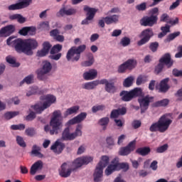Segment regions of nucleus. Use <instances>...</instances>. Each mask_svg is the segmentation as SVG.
<instances>
[{"mask_svg": "<svg viewBox=\"0 0 182 182\" xmlns=\"http://www.w3.org/2000/svg\"><path fill=\"white\" fill-rule=\"evenodd\" d=\"M13 36L9 37L6 40V44L9 46L14 45V49L17 53H24L28 56L33 55V50L38 46V41L35 39H25L17 38L14 41Z\"/></svg>", "mask_w": 182, "mask_h": 182, "instance_id": "f257e3e1", "label": "nucleus"}, {"mask_svg": "<svg viewBox=\"0 0 182 182\" xmlns=\"http://www.w3.org/2000/svg\"><path fill=\"white\" fill-rule=\"evenodd\" d=\"M93 161V157L92 156H84L82 158H77L73 163L64 162L58 169V174L63 178H68L70 177L72 173L82 167L83 164H89V163Z\"/></svg>", "mask_w": 182, "mask_h": 182, "instance_id": "f03ea898", "label": "nucleus"}, {"mask_svg": "<svg viewBox=\"0 0 182 182\" xmlns=\"http://www.w3.org/2000/svg\"><path fill=\"white\" fill-rule=\"evenodd\" d=\"M173 123V120L167 118V116L162 115L158 122L153 123L149 127L150 132H159V133H165L168 130L170 124Z\"/></svg>", "mask_w": 182, "mask_h": 182, "instance_id": "7ed1b4c3", "label": "nucleus"}, {"mask_svg": "<svg viewBox=\"0 0 182 182\" xmlns=\"http://www.w3.org/2000/svg\"><path fill=\"white\" fill-rule=\"evenodd\" d=\"M40 99L41 100H44L42 105L36 104L31 106V108L33 109L37 114H41L45 110H46V109L50 107V106L56 102V97L52 95L41 96Z\"/></svg>", "mask_w": 182, "mask_h": 182, "instance_id": "20e7f679", "label": "nucleus"}, {"mask_svg": "<svg viewBox=\"0 0 182 182\" xmlns=\"http://www.w3.org/2000/svg\"><path fill=\"white\" fill-rule=\"evenodd\" d=\"M60 117H62V112L60 110H56L53 112V117L50 122V126L51 127L50 130V134H58L60 129L63 127V121Z\"/></svg>", "mask_w": 182, "mask_h": 182, "instance_id": "39448f33", "label": "nucleus"}, {"mask_svg": "<svg viewBox=\"0 0 182 182\" xmlns=\"http://www.w3.org/2000/svg\"><path fill=\"white\" fill-rule=\"evenodd\" d=\"M150 16L143 17L140 20V24L141 26H154L157 24L159 21V8L155 7L150 10Z\"/></svg>", "mask_w": 182, "mask_h": 182, "instance_id": "423d86ee", "label": "nucleus"}, {"mask_svg": "<svg viewBox=\"0 0 182 182\" xmlns=\"http://www.w3.org/2000/svg\"><path fill=\"white\" fill-rule=\"evenodd\" d=\"M86 50V45L83 44L78 47H71L66 55L67 60L68 62H78L80 59V53H83Z\"/></svg>", "mask_w": 182, "mask_h": 182, "instance_id": "0eeeda50", "label": "nucleus"}, {"mask_svg": "<svg viewBox=\"0 0 182 182\" xmlns=\"http://www.w3.org/2000/svg\"><path fill=\"white\" fill-rule=\"evenodd\" d=\"M109 164V156H102L101 161L99 162L96 167L94 173V181L100 182L102 181V177H103V169Z\"/></svg>", "mask_w": 182, "mask_h": 182, "instance_id": "6e6552de", "label": "nucleus"}, {"mask_svg": "<svg viewBox=\"0 0 182 182\" xmlns=\"http://www.w3.org/2000/svg\"><path fill=\"white\" fill-rule=\"evenodd\" d=\"M119 96L122 102H130L132 100L134 99V97L143 96V90L136 87L131 91L123 90L119 93Z\"/></svg>", "mask_w": 182, "mask_h": 182, "instance_id": "1a4fd4ad", "label": "nucleus"}, {"mask_svg": "<svg viewBox=\"0 0 182 182\" xmlns=\"http://www.w3.org/2000/svg\"><path fill=\"white\" fill-rule=\"evenodd\" d=\"M77 136H82V124H78L74 133H70V129L66 127L62 133V140L72 141L75 140Z\"/></svg>", "mask_w": 182, "mask_h": 182, "instance_id": "9d476101", "label": "nucleus"}, {"mask_svg": "<svg viewBox=\"0 0 182 182\" xmlns=\"http://www.w3.org/2000/svg\"><path fill=\"white\" fill-rule=\"evenodd\" d=\"M154 36V32H153V28H146L142 31L139 35V38H141L137 42L138 46H143L146 45L148 42H150V39Z\"/></svg>", "mask_w": 182, "mask_h": 182, "instance_id": "9b49d317", "label": "nucleus"}, {"mask_svg": "<svg viewBox=\"0 0 182 182\" xmlns=\"http://www.w3.org/2000/svg\"><path fill=\"white\" fill-rule=\"evenodd\" d=\"M84 11L87 12V17L82 21L81 25H89L90 21H93L95 15H96V12H97V9L85 5L84 6Z\"/></svg>", "mask_w": 182, "mask_h": 182, "instance_id": "f8f14e48", "label": "nucleus"}, {"mask_svg": "<svg viewBox=\"0 0 182 182\" xmlns=\"http://www.w3.org/2000/svg\"><path fill=\"white\" fill-rule=\"evenodd\" d=\"M154 99V97H151L149 95H146L145 97H143L142 98L138 99V102L139 104L141 114L146 112V110L149 109V107L150 106V103L153 102Z\"/></svg>", "mask_w": 182, "mask_h": 182, "instance_id": "ddd939ff", "label": "nucleus"}, {"mask_svg": "<svg viewBox=\"0 0 182 182\" xmlns=\"http://www.w3.org/2000/svg\"><path fill=\"white\" fill-rule=\"evenodd\" d=\"M134 150H136V140L129 142L126 146L121 147L119 154V156H129Z\"/></svg>", "mask_w": 182, "mask_h": 182, "instance_id": "4468645a", "label": "nucleus"}, {"mask_svg": "<svg viewBox=\"0 0 182 182\" xmlns=\"http://www.w3.org/2000/svg\"><path fill=\"white\" fill-rule=\"evenodd\" d=\"M32 0H20L18 3L11 4L9 6V11H16L18 9H23L24 8H28L29 5L32 4Z\"/></svg>", "mask_w": 182, "mask_h": 182, "instance_id": "2eb2a0df", "label": "nucleus"}, {"mask_svg": "<svg viewBox=\"0 0 182 182\" xmlns=\"http://www.w3.org/2000/svg\"><path fill=\"white\" fill-rule=\"evenodd\" d=\"M100 85H105V89L107 93H112L113 95L117 92V87L114 85V82H109L107 79L100 80Z\"/></svg>", "mask_w": 182, "mask_h": 182, "instance_id": "dca6fc26", "label": "nucleus"}, {"mask_svg": "<svg viewBox=\"0 0 182 182\" xmlns=\"http://www.w3.org/2000/svg\"><path fill=\"white\" fill-rule=\"evenodd\" d=\"M19 35L21 36H33L36 35V27L26 26L18 31Z\"/></svg>", "mask_w": 182, "mask_h": 182, "instance_id": "f3484780", "label": "nucleus"}, {"mask_svg": "<svg viewBox=\"0 0 182 182\" xmlns=\"http://www.w3.org/2000/svg\"><path fill=\"white\" fill-rule=\"evenodd\" d=\"M87 117V113L86 112H81L76 117H73V119H70L68 122L67 124L68 126H72L73 124H77V123H82L85 119Z\"/></svg>", "mask_w": 182, "mask_h": 182, "instance_id": "a211bd4d", "label": "nucleus"}, {"mask_svg": "<svg viewBox=\"0 0 182 182\" xmlns=\"http://www.w3.org/2000/svg\"><path fill=\"white\" fill-rule=\"evenodd\" d=\"M159 63L165 65L169 69L174 64V60L171 59V55L166 53L159 59Z\"/></svg>", "mask_w": 182, "mask_h": 182, "instance_id": "6ab92c4d", "label": "nucleus"}, {"mask_svg": "<svg viewBox=\"0 0 182 182\" xmlns=\"http://www.w3.org/2000/svg\"><path fill=\"white\" fill-rule=\"evenodd\" d=\"M15 32V26L8 25L0 29V36H10Z\"/></svg>", "mask_w": 182, "mask_h": 182, "instance_id": "aec40b11", "label": "nucleus"}, {"mask_svg": "<svg viewBox=\"0 0 182 182\" xmlns=\"http://www.w3.org/2000/svg\"><path fill=\"white\" fill-rule=\"evenodd\" d=\"M168 82H170V78L168 77L164 78L160 82L159 88L160 93H167L170 90Z\"/></svg>", "mask_w": 182, "mask_h": 182, "instance_id": "412c9836", "label": "nucleus"}, {"mask_svg": "<svg viewBox=\"0 0 182 182\" xmlns=\"http://www.w3.org/2000/svg\"><path fill=\"white\" fill-rule=\"evenodd\" d=\"M43 168V162L41 160L35 162L31 167L30 174L31 176H35L37 171H39Z\"/></svg>", "mask_w": 182, "mask_h": 182, "instance_id": "4be33fe9", "label": "nucleus"}, {"mask_svg": "<svg viewBox=\"0 0 182 182\" xmlns=\"http://www.w3.org/2000/svg\"><path fill=\"white\" fill-rule=\"evenodd\" d=\"M65 145L64 143H62L59 141H56L51 146L50 150H53L54 153H58V154H60L63 149H65Z\"/></svg>", "mask_w": 182, "mask_h": 182, "instance_id": "5701e85b", "label": "nucleus"}, {"mask_svg": "<svg viewBox=\"0 0 182 182\" xmlns=\"http://www.w3.org/2000/svg\"><path fill=\"white\" fill-rule=\"evenodd\" d=\"M50 48H52V45H50V42L46 41L43 43V48L41 50L38 52V56L40 58H43V56H46L48 53H49V50H50Z\"/></svg>", "mask_w": 182, "mask_h": 182, "instance_id": "b1692460", "label": "nucleus"}, {"mask_svg": "<svg viewBox=\"0 0 182 182\" xmlns=\"http://www.w3.org/2000/svg\"><path fill=\"white\" fill-rule=\"evenodd\" d=\"M119 19H120V16L117 14H114L112 16H107L106 17H104V21L106 25L119 23Z\"/></svg>", "mask_w": 182, "mask_h": 182, "instance_id": "393cba45", "label": "nucleus"}, {"mask_svg": "<svg viewBox=\"0 0 182 182\" xmlns=\"http://www.w3.org/2000/svg\"><path fill=\"white\" fill-rule=\"evenodd\" d=\"M99 85H100V80H96L85 82L84 85H82V89H85V90H93V89H96Z\"/></svg>", "mask_w": 182, "mask_h": 182, "instance_id": "a878e982", "label": "nucleus"}, {"mask_svg": "<svg viewBox=\"0 0 182 182\" xmlns=\"http://www.w3.org/2000/svg\"><path fill=\"white\" fill-rule=\"evenodd\" d=\"M77 12V11L76 10V9H73V8L68 9L66 7H63L59 11V14L61 16H65V15H66L67 16H70L72 15L76 14Z\"/></svg>", "mask_w": 182, "mask_h": 182, "instance_id": "bb28decb", "label": "nucleus"}, {"mask_svg": "<svg viewBox=\"0 0 182 182\" xmlns=\"http://www.w3.org/2000/svg\"><path fill=\"white\" fill-rule=\"evenodd\" d=\"M127 112V109L126 107L119 108L117 109H113L110 114L111 119H117L120 114L123 116L124 114H126Z\"/></svg>", "mask_w": 182, "mask_h": 182, "instance_id": "cd10ccee", "label": "nucleus"}, {"mask_svg": "<svg viewBox=\"0 0 182 182\" xmlns=\"http://www.w3.org/2000/svg\"><path fill=\"white\" fill-rule=\"evenodd\" d=\"M97 76V70L95 69L90 70L88 72L83 73L85 80H93Z\"/></svg>", "mask_w": 182, "mask_h": 182, "instance_id": "c85d7f7f", "label": "nucleus"}, {"mask_svg": "<svg viewBox=\"0 0 182 182\" xmlns=\"http://www.w3.org/2000/svg\"><path fill=\"white\" fill-rule=\"evenodd\" d=\"M111 164H112L109 165L105 170L106 176H110V174H112L113 171H118L117 165L116 164V159H114L111 161Z\"/></svg>", "mask_w": 182, "mask_h": 182, "instance_id": "c756f323", "label": "nucleus"}, {"mask_svg": "<svg viewBox=\"0 0 182 182\" xmlns=\"http://www.w3.org/2000/svg\"><path fill=\"white\" fill-rule=\"evenodd\" d=\"M9 18L10 21H17L18 23H25L26 22V18L19 14H12Z\"/></svg>", "mask_w": 182, "mask_h": 182, "instance_id": "7c9ffc66", "label": "nucleus"}, {"mask_svg": "<svg viewBox=\"0 0 182 182\" xmlns=\"http://www.w3.org/2000/svg\"><path fill=\"white\" fill-rule=\"evenodd\" d=\"M79 109H80V107L77 105L67 109L64 112V117H68V116H70L71 114H76L79 111Z\"/></svg>", "mask_w": 182, "mask_h": 182, "instance_id": "2f4dec72", "label": "nucleus"}, {"mask_svg": "<svg viewBox=\"0 0 182 182\" xmlns=\"http://www.w3.org/2000/svg\"><path fill=\"white\" fill-rule=\"evenodd\" d=\"M150 151H151V150L150 149V147H147V146L138 148L136 150V154H139V156H143L149 155L150 154Z\"/></svg>", "mask_w": 182, "mask_h": 182, "instance_id": "473e14b6", "label": "nucleus"}, {"mask_svg": "<svg viewBox=\"0 0 182 182\" xmlns=\"http://www.w3.org/2000/svg\"><path fill=\"white\" fill-rule=\"evenodd\" d=\"M87 58L88 60H85L81 63V65L84 68H88L89 66H92V65L95 63V58L93 57V54H88Z\"/></svg>", "mask_w": 182, "mask_h": 182, "instance_id": "72a5a7b5", "label": "nucleus"}, {"mask_svg": "<svg viewBox=\"0 0 182 182\" xmlns=\"http://www.w3.org/2000/svg\"><path fill=\"white\" fill-rule=\"evenodd\" d=\"M170 100L168 99H164L159 101H156L153 104L154 107H166L168 106Z\"/></svg>", "mask_w": 182, "mask_h": 182, "instance_id": "f704fd0d", "label": "nucleus"}, {"mask_svg": "<svg viewBox=\"0 0 182 182\" xmlns=\"http://www.w3.org/2000/svg\"><path fill=\"white\" fill-rule=\"evenodd\" d=\"M124 63L128 70H133L137 66V60L136 59H128Z\"/></svg>", "mask_w": 182, "mask_h": 182, "instance_id": "c9c22d12", "label": "nucleus"}, {"mask_svg": "<svg viewBox=\"0 0 182 182\" xmlns=\"http://www.w3.org/2000/svg\"><path fill=\"white\" fill-rule=\"evenodd\" d=\"M40 151H41V148H39V146L36 145L33 146L31 154H33L36 157H39L40 159H42V157H43V154H42Z\"/></svg>", "mask_w": 182, "mask_h": 182, "instance_id": "e433bc0d", "label": "nucleus"}, {"mask_svg": "<svg viewBox=\"0 0 182 182\" xmlns=\"http://www.w3.org/2000/svg\"><path fill=\"white\" fill-rule=\"evenodd\" d=\"M36 73L38 80H46V79H48V75H46L48 73H45L43 70L38 69L36 70Z\"/></svg>", "mask_w": 182, "mask_h": 182, "instance_id": "4c0bfd02", "label": "nucleus"}, {"mask_svg": "<svg viewBox=\"0 0 182 182\" xmlns=\"http://www.w3.org/2000/svg\"><path fill=\"white\" fill-rule=\"evenodd\" d=\"M6 63L11 65L13 68H19L20 66L19 63H16V60H15V58L11 55L7 56L6 58Z\"/></svg>", "mask_w": 182, "mask_h": 182, "instance_id": "58836bf2", "label": "nucleus"}, {"mask_svg": "<svg viewBox=\"0 0 182 182\" xmlns=\"http://www.w3.org/2000/svg\"><path fill=\"white\" fill-rule=\"evenodd\" d=\"M40 69L44 71L45 73H49L52 70V64L49 61H44L43 63V68Z\"/></svg>", "mask_w": 182, "mask_h": 182, "instance_id": "ea45409f", "label": "nucleus"}, {"mask_svg": "<svg viewBox=\"0 0 182 182\" xmlns=\"http://www.w3.org/2000/svg\"><path fill=\"white\" fill-rule=\"evenodd\" d=\"M109 122H110V119H109V117H105L103 118H101L98 123L100 126H103L102 127V130H106V129H107V124H109Z\"/></svg>", "mask_w": 182, "mask_h": 182, "instance_id": "a19ab883", "label": "nucleus"}, {"mask_svg": "<svg viewBox=\"0 0 182 182\" xmlns=\"http://www.w3.org/2000/svg\"><path fill=\"white\" fill-rule=\"evenodd\" d=\"M159 46H160V44L157 41L151 42L149 43V49L153 53H156L157 50H159Z\"/></svg>", "mask_w": 182, "mask_h": 182, "instance_id": "79ce46f5", "label": "nucleus"}, {"mask_svg": "<svg viewBox=\"0 0 182 182\" xmlns=\"http://www.w3.org/2000/svg\"><path fill=\"white\" fill-rule=\"evenodd\" d=\"M115 163H116L117 168L118 171L119 170H124V171H127V170H129V164H124V163L119 164V161L117 159Z\"/></svg>", "mask_w": 182, "mask_h": 182, "instance_id": "37998d69", "label": "nucleus"}, {"mask_svg": "<svg viewBox=\"0 0 182 182\" xmlns=\"http://www.w3.org/2000/svg\"><path fill=\"white\" fill-rule=\"evenodd\" d=\"M18 114H19V112H7L4 114V119L6 120H11V119H14Z\"/></svg>", "mask_w": 182, "mask_h": 182, "instance_id": "c03bdc74", "label": "nucleus"}, {"mask_svg": "<svg viewBox=\"0 0 182 182\" xmlns=\"http://www.w3.org/2000/svg\"><path fill=\"white\" fill-rule=\"evenodd\" d=\"M62 50V45L56 44L53 46L50 51V55H55L56 53H59Z\"/></svg>", "mask_w": 182, "mask_h": 182, "instance_id": "a18cd8bd", "label": "nucleus"}, {"mask_svg": "<svg viewBox=\"0 0 182 182\" xmlns=\"http://www.w3.org/2000/svg\"><path fill=\"white\" fill-rule=\"evenodd\" d=\"M147 75H140L136 79L137 86H140V85L146 83V82H147Z\"/></svg>", "mask_w": 182, "mask_h": 182, "instance_id": "49530a36", "label": "nucleus"}, {"mask_svg": "<svg viewBox=\"0 0 182 182\" xmlns=\"http://www.w3.org/2000/svg\"><path fill=\"white\" fill-rule=\"evenodd\" d=\"M133 80H134L133 77H127L124 80V83H123L124 87H130V86H132V85H133Z\"/></svg>", "mask_w": 182, "mask_h": 182, "instance_id": "de8ad7c7", "label": "nucleus"}, {"mask_svg": "<svg viewBox=\"0 0 182 182\" xmlns=\"http://www.w3.org/2000/svg\"><path fill=\"white\" fill-rule=\"evenodd\" d=\"M25 133H26V136H28L29 137H33V136H35V134H36V131L35 130V128L30 127V128H27L25 130Z\"/></svg>", "mask_w": 182, "mask_h": 182, "instance_id": "09e8293b", "label": "nucleus"}, {"mask_svg": "<svg viewBox=\"0 0 182 182\" xmlns=\"http://www.w3.org/2000/svg\"><path fill=\"white\" fill-rule=\"evenodd\" d=\"M16 142H17V144L20 146V147H23V148L26 147V142H25V141L23 140V137L21 136H17Z\"/></svg>", "mask_w": 182, "mask_h": 182, "instance_id": "8fccbe9b", "label": "nucleus"}, {"mask_svg": "<svg viewBox=\"0 0 182 182\" xmlns=\"http://www.w3.org/2000/svg\"><path fill=\"white\" fill-rule=\"evenodd\" d=\"M32 80H33V75H30L26 77L21 82L20 85H22L23 83H26L27 85H31L32 83Z\"/></svg>", "mask_w": 182, "mask_h": 182, "instance_id": "3c124183", "label": "nucleus"}, {"mask_svg": "<svg viewBox=\"0 0 182 182\" xmlns=\"http://www.w3.org/2000/svg\"><path fill=\"white\" fill-rule=\"evenodd\" d=\"M130 38L128 37H124L121 39L120 41V45H122V46H124V48H125L126 46H129V45H130Z\"/></svg>", "mask_w": 182, "mask_h": 182, "instance_id": "603ef678", "label": "nucleus"}, {"mask_svg": "<svg viewBox=\"0 0 182 182\" xmlns=\"http://www.w3.org/2000/svg\"><path fill=\"white\" fill-rule=\"evenodd\" d=\"M180 31L175 32L173 33H171L168 36L166 41L168 42H171V41H173V39H176L177 36H180Z\"/></svg>", "mask_w": 182, "mask_h": 182, "instance_id": "864d4df0", "label": "nucleus"}, {"mask_svg": "<svg viewBox=\"0 0 182 182\" xmlns=\"http://www.w3.org/2000/svg\"><path fill=\"white\" fill-rule=\"evenodd\" d=\"M132 127H133V129H134L135 130L139 129V127H141V121L139 119H134L132 122Z\"/></svg>", "mask_w": 182, "mask_h": 182, "instance_id": "5fc2aeb1", "label": "nucleus"}, {"mask_svg": "<svg viewBox=\"0 0 182 182\" xmlns=\"http://www.w3.org/2000/svg\"><path fill=\"white\" fill-rule=\"evenodd\" d=\"M163 69H164V64L159 62V63L155 67V73L156 75L161 73V72H163Z\"/></svg>", "mask_w": 182, "mask_h": 182, "instance_id": "6e6d98bb", "label": "nucleus"}, {"mask_svg": "<svg viewBox=\"0 0 182 182\" xmlns=\"http://www.w3.org/2000/svg\"><path fill=\"white\" fill-rule=\"evenodd\" d=\"M38 93V87H33L30 88V90H28L26 92V96L29 97V96H32L33 95H36Z\"/></svg>", "mask_w": 182, "mask_h": 182, "instance_id": "4d7b16f0", "label": "nucleus"}, {"mask_svg": "<svg viewBox=\"0 0 182 182\" xmlns=\"http://www.w3.org/2000/svg\"><path fill=\"white\" fill-rule=\"evenodd\" d=\"M167 149H168V145L165 144L156 149V153H164V151H166Z\"/></svg>", "mask_w": 182, "mask_h": 182, "instance_id": "13d9d810", "label": "nucleus"}, {"mask_svg": "<svg viewBox=\"0 0 182 182\" xmlns=\"http://www.w3.org/2000/svg\"><path fill=\"white\" fill-rule=\"evenodd\" d=\"M105 105H95L92 107V113H97V112H100V110H105Z\"/></svg>", "mask_w": 182, "mask_h": 182, "instance_id": "bf43d9fd", "label": "nucleus"}, {"mask_svg": "<svg viewBox=\"0 0 182 182\" xmlns=\"http://www.w3.org/2000/svg\"><path fill=\"white\" fill-rule=\"evenodd\" d=\"M34 119H36V113L33 111H31L26 117V120L28 122H31V120H33Z\"/></svg>", "mask_w": 182, "mask_h": 182, "instance_id": "052dcab7", "label": "nucleus"}, {"mask_svg": "<svg viewBox=\"0 0 182 182\" xmlns=\"http://www.w3.org/2000/svg\"><path fill=\"white\" fill-rule=\"evenodd\" d=\"M126 70H129L125 63L121 64L118 68V73H124Z\"/></svg>", "mask_w": 182, "mask_h": 182, "instance_id": "680f3d73", "label": "nucleus"}, {"mask_svg": "<svg viewBox=\"0 0 182 182\" xmlns=\"http://www.w3.org/2000/svg\"><path fill=\"white\" fill-rule=\"evenodd\" d=\"M147 9L146 2L141 3V4H138L136 6V9L137 11H146Z\"/></svg>", "mask_w": 182, "mask_h": 182, "instance_id": "e2e57ef3", "label": "nucleus"}, {"mask_svg": "<svg viewBox=\"0 0 182 182\" xmlns=\"http://www.w3.org/2000/svg\"><path fill=\"white\" fill-rule=\"evenodd\" d=\"M172 74L176 77H180V76L182 77V70H178L177 68H175L173 70Z\"/></svg>", "mask_w": 182, "mask_h": 182, "instance_id": "0e129e2a", "label": "nucleus"}, {"mask_svg": "<svg viewBox=\"0 0 182 182\" xmlns=\"http://www.w3.org/2000/svg\"><path fill=\"white\" fill-rule=\"evenodd\" d=\"M157 164H159V162L157 161H153L151 163L150 168H151V170H153V171H156V170H157V168H159V166Z\"/></svg>", "mask_w": 182, "mask_h": 182, "instance_id": "69168bd1", "label": "nucleus"}, {"mask_svg": "<svg viewBox=\"0 0 182 182\" xmlns=\"http://www.w3.org/2000/svg\"><path fill=\"white\" fill-rule=\"evenodd\" d=\"M176 97H178L177 100L179 102H182V88L177 90L175 94Z\"/></svg>", "mask_w": 182, "mask_h": 182, "instance_id": "338daca9", "label": "nucleus"}, {"mask_svg": "<svg viewBox=\"0 0 182 182\" xmlns=\"http://www.w3.org/2000/svg\"><path fill=\"white\" fill-rule=\"evenodd\" d=\"M178 52L175 55V58H182V46H178Z\"/></svg>", "mask_w": 182, "mask_h": 182, "instance_id": "774afa93", "label": "nucleus"}]
</instances>
